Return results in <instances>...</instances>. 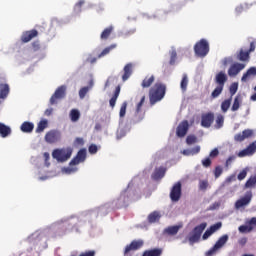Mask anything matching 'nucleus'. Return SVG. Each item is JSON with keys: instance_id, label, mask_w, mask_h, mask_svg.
<instances>
[{"instance_id": "1", "label": "nucleus", "mask_w": 256, "mask_h": 256, "mask_svg": "<svg viewBox=\"0 0 256 256\" xmlns=\"http://www.w3.org/2000/svg\"><path fill=\"white\" fill-rule=\"evenodd\" d=\"M87 160V149H80L76 156L70 161L68 167L65 168L66 175H73L79 171V165Z\"/></svg>"}, {"instance_id": "2", "label": "nucleus", "mask_w": 256, "mask_h": 256, "mask_svg": "<svg viewBox=\"0 0 256 256\" xmlns=\"http://www.w3.org/2000/svg\"><path fill=\"white\" fill-rule=\"evenodd\" d=\"M166 87L163 83L157 82L149 92V99L151 105H155V103H159L165 97Z\"/></svg>"}, {"instance_id": "3", "label": "nucleus", "mask_w": 256, "mask_h": 256, "mask_svg": "<svg viewBox=\"0 0 256 256\" xmlns=\"http://www.w3.org/2000/svg\"><path fill=\"white\" fill-rule=\"evenodd\" d=\"M229 241V235L224 234L222 235L214 244V246L212 248H210L207 252H206V256H213V255H217V253H219V251H221V249L224 248L225 245H227V242Z\"/></svg>"}, {"instance_id": "4", "label": "nucleus", "mask_w": 256, "mask_h": 256, "mask_svg": "<svg viewBox=\"0 0 256 256\" xmlns=\"http://www.w3.org/2000/svg\"><path fill=\"white\" fill-rule=\"evenodd\" d=\"M194 51L197 57H207L209 54V42L206 39H201L195 44Z\"/></svg>"}, {"instance_id": "5", "label": "nucleus", "mask_w": 256, "mask_h": 256, "mask_svg": "<svg viewBox=\"0 0 256 256\" xmlns=\"http://www.w3.org/2000/svg\"><path fill=\"white\" fill-rule=\"evenodd\" d=\"M207 228V223L203 222L200 225L196 226L193 231L190 233L189 241L190 243H197L201 239V233Z\"/></svg>"}, {"instance_id": "6", "label": "nucleus", "mask_w": 256, "mask_h": 256, "mask_svg": "<svg viewBox=\"0 0 256 256\" xmlns=\"http://www.w3.org/2000/svg\"><path fill=\"white\" fill-rule=\"evenodd\" d=\"M252 199H253V193L251 191L246 192L243 197H241L235 202L234 204L235 209L237 210L245 209V207H247L249 203H251Z\"/></svg>"}, {"instance_id": "7", "label": "nucleus", "mask_w": 256, "mask_h": 256, "mask_svg": "<svg viewBox=\"0 0 256 256\" xmlns=\"http://www.w3.org/2000/svg\"><path fill=\"white\" fill-rule=\"evenodd\" d=\"M256 227V217L246 220L245 225H241L238 228L240 233H251Z\"/></svg>"}, {"instance_id": "8", "label": "nucleus", "mask_w": 256, "mask_h": 256, "mask_svg": "<svg viewBox=\"0 0 256 256\" xmlns=\"http://www.w3.org/2000/svg\"><path fill=\"white\" fill-rule=\"evenodd\" d=\"M170 199L174 203H177L181 199V182H177L173 185L170 191Z\"/></svg>"}, {"instance_id": "9", "label": "nucleus", "mask_w": 256, "mask_h": 256, "mask_svg": "<svg viewBox=\"0 0 256 256\" xmlns=\"http://www.w3.org/2000/svg\"><path fill=\"white\" fill-rule=\"evenodd\" d=\"M65 95V86L59 87L50 98V105H57Z\"/></svg>"}, {"instance_id": "10", "label": "nucleus", "mask_w": 256, "mask_h": 256, "mask_svg": "<svg viewBox=\"0 0 256 256\" xmlns=\"http://www.w3.org/2000/svg\"><path fill=\"white\" fill-rule=\"evenodd\" d=\"M39 36V31L32 29L23 32L21 36V42L22 43H29V41H32V39H35V37Z\"/></svg>"}, {"instance_id": "11", "label": "nucleus", "mask_w": 256, "mask_h": 256, "mask_svg": "<svg viewBox=\"0 0 256 256\" xmlns=\"http://www.w3.org/2000/svg\"><path fill=\"white\" fill-rule=\"evenodd\" d=\"M243 69H245V64L234 63L230 66L228 70V75L229 77H237V75H239V73H241Z\"/></svg>"}, {"instance_id": "12", "label": "nucleus", "mask_w": 256, "mask_h": 256, "mask_svg": "<svg viewBox=\"0 0 256 256\" xmlns=\"http://www.w3.org/2000/svg\"><path fill=\"white\" fill-rule=\"evenodd\" d=\"M256 151V141H254L253 143H251L247 148L241 150L238 153V157L243 158V157H249L251 155H253Z\"/></svg>"}, {"instance_id": "13", "label": "nucleus", "mask_w": 256, "mask_h": 256, "mask_svg": "<svg viewBox=\"0 0 256 256\" xmlns=\"http://www.w3.org/2000/svg\"><path fill=\"white\" fill-rule=\"evenodd\" d=\"M59 139H61V133L55 130H51L45 135L46 143H57Z\"/></svg>"}, {"instance_id": "14", "label": "nucleus", "mask_w": 256, "mask_h": 256, "mask_svg": "<svg viewBox=\"0 0 256 256\" xmlns=\"http://www.w3.org/2000/svg\"><path fill=\"white\" fill-rule=\"evenodd\" d=\"M143 240H134L129 245L125 247L124 253H130V251H137V249H141L143 247Z\"/></svg>"}, {"instance_id": "15", "label": "nucleus", "mask_w": 256, "mask_h": 256, "mask_svg": "<svg viewBox=\"0 0 256 256\" xmlns=\"http://www.w3.org/2000/svg\"><path fill=\"white\" fill-rule=\"evenodd\" d=\"M187 131H189V122L183 121L178 125L176 135L178 137H185V135H187Z\"/></svg>"}, {"instance_id": "16", "label": "nucleus", "mask_w": 256, "mask_h": 256, "mask_svg": "<svg viewBox=\"0 0 256 256\" xmlns=\"http://www.w3.org/2000/svg\"><path fill=\"white\" fill-rule=\"evenodd\" d=\"M249 137H253V130L246 129L242 133H238L234 136V140L241 142L245 141V139H249Z\"/></svg>"}, {"instance_id": "17", "label": "nucleus", "mask_w": 256, "mask_h": 256, "mask_svg": "<svg viewBox=\"0 0 256 256\" xmlns=\"http://www.w3.org/2000/svg\"><path fill=\"white\" fill-rule=\"evenodd\" d=\"M221 227H222L221 222H218V223L212 225L209 229H207V230L205 231V233H204L203 236H202V239H204V241H205L206 239H209V237H211L212 234L215 233L216 231H219V229H220Z\"/></svg>"}, {"instance_id": "18", "label": "nucleus", "mask_w": 256, "mask_h": 256, "mask_svg": "<svg viewBox=\"0 0 256 256\" xmlns=\"http://www.w3.org/2000/svg\"><path fill=\"white\" fill-rule=\"evenodd\" d=\"M53 159H56L58 163H65V150L64 149H55L52 152Z\"/></svg>"}, {"instance_id": "19", "label": "nucleus", "mask_w": 256, "mask_h": 256, "mask_svg": "<svg viewBox=\"0 0 256 256\" xmlns=\"http://www.w3.org/2000/svg\"><path fill=\"white\" fill-rule=\"evenodd\" d=\"M179 229H183V223H178L177 225L167 227L164 229V233L166 235H177V233H179Z\"/></svg>"}, {"instance_id": "20", "label": "nucleus", "mask_w": 256, "mask_h": 256, "mask_svg": "<svg viewBox=\"0 0 256 256\" xmlns=\"http://www.w3.org/2000/svg\"><path fill=\"white\" fill-rule=\"evenodd\" d=\"M215 81L220 87H225V83H227V74L223 71L219 72L215 76Z\"/></svg>"}, {"instance_id": "21", "label": "nucleus", "mask_w": 256, "mask_h": 256, "mask_svg": "<svg viewBox=\"0 0 256 256\" xmlns=\"http://www.w3.org/2000/svg\"><path fill=\"white\" fill-rule=\"evenodd\" d=\"M211 123H213V114L212 113L204 114L202 116V121H201L202 127L209 128L211 127Z\"/></svg>"}, {"instance_id": "22", "label": "nucleus", "mask_w": 256, "mask_h": 256, "mask_svg": "<svg viewBox=\"0 0 256 256\" xmlns=\"http://www.w3.org/2000/svg\"><path fill=\"white\" fill-rule=\"evenodd\" d=\"M251 77H256V67H251L247 70L245 74H243L241 81L243 83H247Z\"/></svg>"}, {"instance_id": "23", "label": "nucleus", "mask_w": 256, "mask_h": 256, "mask_svg": "<svg viewBox=\"0 0 256 256\" xmlns=\"http://www.w3.org/2000/svg\"><path fill=\"white\" fill-rule=\"evenodd\" d=\"M11 89L9 88V84L1 83L0 84V99H5L9 96V92Z\"/></svg>"}, {"instance_id": "24", "label": "nucleus", "mask_w": 256, "mask_h": 256, "mask_svg": "<svg viewBox=\"0 0 256 256\" xmlns=\"http://www.w3.org/2000/svg\"><path fill=\"white\" fill-rule=\"evenodd\" d=\"M22 133H33V129H35V125L32 122H24L20 126Z\"/></svg>"}, {"instance_id": "25", "label": "nucleus", "mask_w": 256, "mask_h": 256, "mask_svg": "<svg viewBox=\"0 0 256 256\" xmlns=\"http://www.w3.org/2000/svg\"><path fill=\"white\" fill-rule=\"evenodd\" d=\"M201 151V146H196L192 149H185L182 151V155H185L186 157H191L193 155H197Z\"/></svg>"}, {"instance_id": "26", "label": "nucleus", "mask_w": 256, "mask_h": 256, "mask_svg": "<svg viewBox=\"0 0 256 256\" xmlns=\"http://www.w3.org/2000/svg\"><path fill=\"white\" fill-rule=\"evenodd\" d=\"M241 103H243V97H241V95H237L234 98V102L232 104L231 111H233V112L239 111V107H241Z\"/></svg>"}, {"instance_id": "27", "label": "nucleus", "mask_w": 256, "mask_h": 256, "mask_svg": "<svg viewBox=\"0 0 256 256\" xmlns=\"http://www.w3.org/2000/svg\"><path fill=\"white\" fill-rule=\"evenodd\" d=\"M165 171L166 169L163 167L157 168L152 175V179H155L156 181H158V179H163V177H165Z\"/></svg>"}, {"instance_id": "28", "label": "nucleus", "mask_w": 256, "mask_h": 256, "mask_svg": "<svg viewBox=\"0 0 256 256\" xmlns=\"http://www.w3.org/2000/svg\"><path fill=\"white\" fill-rule=\"evenodd\" d=\"M70 120L72 123H77L81 119V112L77 109H72L69 113Z\"/></svg>"}, {"instance_id": "29", "label": "nucleus", "mask_w": 256, "mask_h": 256, "mask_svg": "<svg viewBox=\"0 0 256 256\" xmlns=\"http://www.w3.org/2000/svg\"><path fill=\"white\" fill-rule=\"evenodd\" d=\"M90 86H86L80 89L79 91V97L80 99H85V95H87V93H89V91H91V89L93 88L94 82L93 80H90L89 83Z\"/></svg>"}, {"instance_id": "30", "label": "nucleus", "mask_w": 256, "mask_h": 256, "mask_svg": "<svg viewBox=\"0 0 256 256\" xmlns=\"http://www.w3.org/2000/svg\"><path fill=\"white\" fill-rule=\"evenodd\" d=\"M133 73V64H127L124 67V75L122 76L123 81H127L131 77V74Z\"/></svg>"}, {"instance_id": "31", "label": "nucleus", "mask_w": 256, "mask_h": 256, "mask_svg": "<svg viewBox=\"0 0 256 256\" xmlns=\"http://www.w3.org/2000/svg\"><path fill=\"white\" fill-rule=\"evenodd\" d=\"M10 133H11V127L5 125L4 123H0V136L3 138L9 137Z\"/></svg>"}, {"instance_id": "32", "label": "nucleus", "mask_w": 256, "mask_h": 256, "mask_svg": "<svg viewBox=\"0 0 256 256\" xmlns=\"http://www.w3.org/2000/svg\"><path fill=\"white\" fill-rule=\"evenodd\" d=\"M161 219V213L154 211L148 216L149 223H157Z\"/></svg>"}, {"instance_id": "33", "label": "nucleus", "mask_w": 256, "mask_h": 256, "mask_svg": "<svg viewBox=\"0 0 256 256\" xmlns=\"http://www.w3.org/2000/svg\"><path fill=\"white\" fill-rule=\"evenodd\" d=\"M49 122L47 120H41L36 128V133H43L47 129Z\"/></svg>"}, {"instance_id": "34", "label": "nucleus", "mask_w": 256, "mask_h": 256, "mask_svg": "<svg viewBox=\"0 0 256 256\" xmlns=\"http://www.w3.org/2000/svg\"><path fill=\"white\" fill-rule=\"evenodd\" d=\"M155 81V76H147L143 81H142V87L145 89L147 87H151L153 85V82Z\"/></svg>"}, {"instance_id": "35", "label": "nucleus", "mask_w": 256, "mask_h": 256, "mask_svg": "<svg viewBox=\"0 0 256 256\" xmlns=\"http://www.w3.org/2000/svg\"><path fill=\"white\" fill-rule=\"evenodd\" d=\"M232 98H228L224 100L221 104V110L223 113H227L229 111V107H231Z\"/></svg>"}, {"instance_id": "36", "label": "nucleus", "mask_w": 256, "mask_h": 256, "mask_svg": "<svg viewBox=\"0 0 256 256\" xmlns=\"http://www.w3.org/2000/svg\"><path fill=\"white\" fill-rule=\"evenodd\" d=\"M161 253H163V250L161 249H153L148 250L143 253V256H161Z\"/></svg>"}, {"instance_id": "37", "label": "nucleus", "mask_w": 256, "mask_h": 256, "mask_svg": "<svg viewBox=\"0 0 256 256\" xmlns=\"http://www.w3.org/2000/svg\"><path fill=\"white\" fill-rule=\"evenodd\" d=\"M225 123V117L222 114H218L216 117V129H221L223 127V124Z\"/></svg>"}, {"instance_id": "38", "label": "nucleus", "mask_w": 256, "mask_h": 256, "mask_svg": "<svg viewBox=\"0 0 256 256\" xmlns=\"http://www.w3.org/2000/svg\"><path fill=\"white\" fill-rule=\"evenodd\" d=\"M187 85H189V78L187 77V74H183L182 81L180 84L182 91H187Z\"/></svg>"}, {"instance_id": "39", "label": "nucleus", "mask_w": 256, "mask_h": 256, "mask_svg": "<svg viewBox=\"0 0 256 256\" xmlns=\"http://www.w3.org/2000/svg\"><path fill=\"white\" fill-rule=\"evenodd\" d=\"M115 47H117V45L113 44L107 48H105L100 54H99V59H101V57H105V55H109V53L111 51H113V49H115Z\"/></svg>"}, {"instance_id": "40", "label": "nucleus", "mask_w": 256, "mask_h": 256, "mask_svg": "<svg viewBox=\"0 0 256 256\" xmlns=\"http://www.w3.org/2000/svg\"><path fill=\"white\" fill-rule=\"evenodd\" d=\"M239 61H249V51L241 50L238 55Z\"/></svg>"}, {"instance_id": "41", "label": "nucleus", "mask_w": 256, "mask_h": 256, "mask_svg": "<svg viewBox=\"0 0 256 256\" xmlns=\"http://www.w3.org/2000/svg\"><path fill=\"white\" fill-rule=\"evenodd\" d=\"M255 185H256V177H255V176H251V177L247 180V182H246V184H245V187H246L247 189H249V188H251V187H255Z\"/></svg>"}, {"instance_id": "42", "label": "nucleus", "mask_w": 256, "mask_h": 256, "mask_svg": "<svg viewBox=\"0 0 256 256\" xmlns=\"http://www.w3.org/2000/svg\"><path fill=\"white\" fill-rule=\"evenodd\" d=\"M127 113V102H123L120 107L119 117L120 119H123Z\"/></svg>"}, {"instance_id": "43", "label": "nucleus", "mask_w": 256, "mask_h": 256, "mask_svg": "<svg viewBox=\"0 0 256 256\" xmlns=\"http://www.w3.org/2000/svg\"><path fill=\"white\" fill-rule=\"evenodd\" d=\"M223 87L224 86H217L214 91L212 92V97L215 99L217 98L218 96L221 95V93H223Z\"/></svg>"}, {"instance_id": "44", "label": "nucleus", "mask_w": 256, "mask_h": 256, "mask_svg": "<svg viewBox=\"0 0 256 256\" xmlns=\"http://www.w3.org/2000/svg\"><path fill=\"white\" fill-rule=\"evenodd\" d=\"M111 31H113V26L106 28L101 34V39H107L111 35Z\"/></svg>"}, {"instance_id": "45", "label": "nucleus", "mask_w": 256, "mask_h": 256, "mask_svg": "<svg viewBox=\"0 0 256 256\" xmlns=\"http://www.w3.org/2000/svg\"><path fill=\"white\" fill-rule=\"evenodd\" d=\"M83 5H85V0H80L78 3H76L74 6L75 13H81V7H83Z\"/></svg>"}, {"instance_id": "46", "label": "nucleus", "mask_w": 256, "mask_h": 256, "mask_svg": "<svg viewBox=\"0 0 256 256\" xmlns=\"http://www.w3.org/2000/svg\"><path fill=\"white\" fill-rule=\"evenodd\" d=\"M247 173H249V168L246 167L238 174V180L243 181L247 177Z\"/></svg>"}, {"instance_id": "47", "label": "nucleus", "mask_w": 256, "mask_h": 256, "mask_svg": "<svg viewBox=\"0 0 256 256\" xmlns=\"http://www.w3.org/2000/svg\"><path fill=\"white\" fill-rule=\"evenodd\" d=\"M85 145V140L83 138H76L74 140V147H83Z\"/></svg>"}, {"instance_id": "48", "label": "nucleus", "mask_w": 256, "mask_h": 256, "mask_svg": "<svg viewBox=\"0 0 256 256\" xmlns=\"http://www.w3.org/2000/svg\"><path fill=\"white\" fill-rule=\"evenodd\" d=\"M99 149H100L99 146L92 144L89 146L88 151L91 155H95L99 151Z\"/></svg>"}, {"instance_id": "49", "label": "nucleus", "mask_w": 256, "mask_h": 256, "mask_svg": "<svg viewBox=\"0 0 256 256\" xmlns=\"http://www.w3.org/2000/svg\"><path fill=\"white\" fill-rule=\"evenodd\" d=\"M238 89H239V84L237 82L232 83L230 86V94L235 95Z\"/></svg>"}, {"instance_id": "50", "label": "nucleus", "mask_w": 256, "mask_h": 256, "mask_svg": "<svg viewBox=\"0 0 256 256\" xmlns=\"http://www.w3.org/2000/svg\"><path fill=\"white\" fill-rule=\"evenodd\" d=\"M186 143L187 145H193L195 143H197V137H195L194 135H190L186 138Z\"/></svg>"}, {"instance_id": "51", "label": "nucleus", "mask_w": 256, "mask_h": 256, "mask_svg": "<svg viewBox=\"0 0 256 256\" xmlns=\"http://www.w3.org/2000/svg\"><path fill=\"white\" fill-rule=\"evenodd\" d=\"M208 187H209V182H207V180H201L199 182V189L201 191H205Z\"/></svg>"}, {"instance_id": "52", "label": "nucleus", "mask_w": 256, "mask_h": 256, "mask_svg": "<svg viewBox=\"0 0 256 256\" xmlns=\"http://www.w3.org/2000/svg\"><path fill=\"white\" fill-rule=\"evenodd\" d=\"M144 103H145V96L141 98L140 102L136 106V115H139V113H141V107H143Z\"/></svg>"}, {"instance_id": "53", "label": "nucleus", "mask_w": 256, "mask_h": 256, "mask_svg": "<svg viewBox=\"0 0 256 256\" xmlns=\"http://www.w3.org/2000/svg\"><path fill=\"white\" fill-rule=\"evenodd\" d=\"M222 173H223V167L217 166L214 171L215 178L219 179V177H221Z\"/></svg>"}, {"instance_id": "54", "label": "nucleus", "mask_w": 256, "mask_h": 256, "mask_svg": "<svg viewBox=\"0 0 256 256\" xmlns=\"http://www.w3.org/2000/svg\"><path fill=\"white\" fill-rule=\"evenodd\" d=\"M32 49L35 52L39 51L41 49V42L39 40L32 42Z\"/></svg>"}, {"instance_id": "55", "label": "nucleus", "mask_w": 256, "mask_h": 256, "mask_svg": "<svg viewBox=\"0 0 256 256\" xmlns=\"http://www.w3.org/2000/svg\"><path fill=\"white\" fill-rule=\"evenodd\" d=\"M175 59H177V52H175V50H172L171 52V58H170V63L171 65L175 64Z\"/></svg>"}, {"instance_id": "56", "label": "nucleus", "mask_w": 256, "mask_h": 256, "mask_svg": "<svg viewBox=\"0 0 256 256\" xmlns=\"http://www.w3.org/2000/svg\"><path fill=\"white\" fill-rule=\"evenodd\" d=\"M127 193H130L129 190L124 191L121 195H120V201H122L123 203L127 202V197H125L127 195Z\"/></svg>"}, {"instance_id": "57", "label": "nucleus", "mask_w": 256, "mask_h": 256, "mask_svg": "<svg viewBox=\"0 0 256 256\" xmlns=\"http://www.w3.org/2000/svg\"><path fill=\"white\" fill-rule=\"evenodd\" d=\"M73 155V148H67L65 153V159H69Z\"/></svg>"}, {"instance_id": "58", "label": "nucleus", "mask_w": 256, "mask_h": 256, "mask_svg": "<svg viewBox=\"0 0 256 256\" xmlns=\"http://www.w3.org/2000/svg\"><path fill=\"white\" fill-rule=\"evenodd\" d=\"M202 165L204 167H209V165H211V159L210 158H206V159L202 160Z\"/></svg>"}, {"instance_id": "59", "label": "nucleus", "mask_w": 256, "mask_h": 256, "mask_svg": "<svg viewBox=\"0 0 256 256\" xmlns=\"http://www.w3.org/2000/svg\"><path fill=\"white\" fill-rule=\"evenodd\" d=\"M236 159L235 156H230L227 160H226V167H229V165H231V163H233V161Z\"/></svg>"}, {"instance_id": "60", "label": "nucleus", "mask_w": 256, "mask_h": 256, "mask_svg": "<svg viewBox=\"0 0 256 256\" xmlns=\"http://www.w3.org/2000/svg\"><path fill=\"white\" fill-rule=\"evenodd\" d=\"M117 96H113L111 99H110V107H115V104L117 103Z\"/></svg>"}, {"instance_id": "61", "label": "nucleus", "mask_w": 256, "mask_h": 256, "mask_svg": "<svg viewBox=\"0 0 256 256\" xmlns=\"http://www.w3.org/2000/svg\"><path fill=\"white\" fill-rule=\"evenodd\" d=\"M217 155H219V150L217 148L210 152V157H217Z\"/></svg>"}, {"instance_id": "62", "label": "nucleus", "mask_w": 256, "mask_h": 256, "mask_svg": "<svg viewBox=\"0 0 256 256\" xmlns=\"http://www.w3.org/2000/svg\"><path fill=\"white\" fill-rule=\"evenodd\" d=\"M121 137H125V132H123V129H119L117 131V139H121Z\"/></svg>"}, {"instance_id": "63", "label": "nucleus", "mask_w": 256, "mask_h": 256, "mask_svg": "<svg viewBox=\"0 0 256 256\" xmlns=\"http://www.w3.org/2000/svg\"><path fill=\"white\" fill-rule=\"evenodd\" d=\"M52 113H53V108H48L45 110L44 115H46V117H49Z\"/></svg>"}, {"instance_id": "64", "label": "nucleus", "mask_w": 256, "mask_h": 256, "mask_svg": "<svg viewBox=\"0 0 256 256\" xmlns=\"http://www.w3.org/2000/svg\"><path fill=\"white\" fill-rule=\"evenodd\" d=\"M235 11L236 13H241L243 11V5L237 6Z\"/></svg>"}]
</instances>
